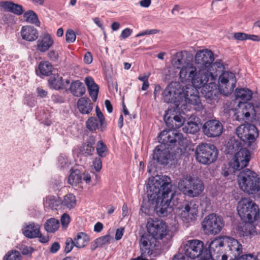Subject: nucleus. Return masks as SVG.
Returning <instances> with one entry per match:
<instances>
[{"mask_svg": "<svg viewBox=\"0 0 260 260\" xmlns=\"http://www.w3.org/2000/svg\"><path fill=\"white\" fill-rule=\"evenodd\" d=\"M218 154V150L213 144L206 143L199 144L195 151L197 161L203 165H209L215 161Z\"/></svg>", "mask_w": 260, "mask_h": 260, "instance_id": "9d476101", "label": "nucleus"}, {"mask_svg": "<svg viewBox=\"0 0 260 260\" xmlns=\"http://www.w3.org/2000/svg\"><path fill=\"white\" fill-rule=\"evenodd\" d=\"M237 209L241 219L245 223H252L259 216L258 206L250 199H242L238 202Z\"/></svg>", "mask_w": 260, "mask_h": 260, "instance_id": "6e6552de", "label": "nucleus"}, {"mask_svg": "<svg viewBox=\"0 0 260 260\" xmlns=\"http://www.w3.org/2000/svg\"><path fill=\"white\" fill-rule=\"evenodd\" d=\"M48 82L49 87L56 90L62 89L65 86L62 77L58 74L50 76Z\"/></svg>", "mask_w": 260, "mask_h": 260, "instance_id": "cd10ccee", "label": "nucleus"}, {"mask_svg": "<svg viewBox=\"0 0 260 260\" xmlns=\"http://www.w3.org/2000/svg\"><path fill=\"white\" fill-rule=\"evenodd\" d=\"M23 14V18L27 23L34 24L38 26H40V22L38 16L34 11L30 10L25 12H24Z\"/></svg>", "mask_w": 260, "mask_h": 260, "instance_id": "473e14b6", "label": "nucleus"}, {"mask_svg": "<svg viewBox=\"0 0 260 260\" xmlns=\"http://www.w3.org/2000/svg\"><path fill=\"white\" fill-rule=\"evenodd\" d=\"M233 38L238 41H245L247 40L248 34L241 32H235Z\"/></svg>", "mask_w": 260, "mask_h": 260, "instance_id": "4d7b16f0", "label": "nucleus"}, {"mask_svg": "<svg viewBox=\"0 0 260 260\" xmlns=\"http://www.w3.org/2000/svg\"><path fill=\"white\" fill-rule=\"evenodd\" d=\"M133 30L132 29L126 28L122 31L120 38L125 39L130 36Z\"/></svg>", "mask_w": 260, "mask_h": 260, "instance_id": "0e129e2a", "label": "nucleus"}, {"mask_svg": "<svg viewBox=\"0 0 260 260\" xmlns=\"http://www.w3.org/2000/svg\"><path fill=\"white\" fill-rule=\"evenodd\" d=\"M92 55L90 52L85 53L84 57V61L87 64H90L92 61Z\"/></svg>", "mask_w": 260, "mask_h": 260, "instance_id": "774afa93", "label": "nucleus"}, {"mask_svg": "<svg viewBox=\"0 0 260 260\" xmlns=\"http://www.w3.org/2000/svg\"><path fill=\"white\" fill-rule=\"evenodd\" d=\"M236 250L238 252V255L232 260H258L257 256H254L252 254H244L239 256L242 251V245H238Z\"/></svg>", "mask_w": 260, "mask_h": 260, "instance_id": "ea45409f", "label": "nucleus"}, {"mask_svg": "<svg viewBox=\"0 0 260 260\" xmlns=\"http://www.w3.org/2000/svg\"><path fill=\"white\" fill-rule=\"evenodd\" d=\"M85 84L87 87L89 94L93 102L97 100L99 91V86L96 84L91 77H87L85 79Z\"/></svg>", "mask_w": 260, "mask_h": 260, "instance_id": "a878e982", "label": "nucleus"}, {"mask_svg": "<svg viewBox=\"0 0 260 260\" xmlns=\"http://www.w3.org/2000/svg\"><path fill=\"white\" fill-rule=\"evenodd\" d=\"M60 221L62 226H67L70 222V216L67 213H63L61 217Z\"/></svg>", "mask_w": 260, "mask_h": 260, "instance_id": "bf43d9fd", "label": "nucleus"}, {"mask_svg": "<svg viewBox=\"0 0 260 260\" xmlns=\"http://www.w3.org/2000/svg\"><path fill=\"white\" fill-rule=\"evenodd\" d=\"M77 106L79 111L82 114H88L93 109V104L87 97L80 98L77 101Z\"/></svg>", "mask_w": 260, "mask_h": 260, "instance_id": "393cba45", "label": "nucleus"}, {"mask_svg": "<svg viewBox=\"0 0 260 260\" xmlns=\"http://www.w3.org/2000/svg\"><path fill=\"white\" fill-rule=\"evenodd\" d=\"M178 187L184 194L194 198L202 193L204 189V184L199 178L186 175L179 180Z\"/></svg>", "mask_w": 260, "mask_h": 260, "instance_id": "1a4fd4ad", "label": "nucleus"}, {"mask_svg": "<svg viewBox=\"0 0 260 260\" xmlns=\"http://www.w3.org/2000/svg\"><path fill=\"white\" fill-rule=\"evenodd\" d=\"M86 127L90 131H95L99 128V121L94 117H90L86 122Z\"/></svg>", "mask_w": 260, "mask_h": 260, "instance_id": "79ce46f5", "label": "nucleus"}, {"mask_svg": "<svg viewBox=\"0 0 260 260\" xmlns=\"http://www.w3.org/2000/svg\"><path fill=\"white\" fill-rule=\"evenodd\" d=\"M180 216L184 222L189 223L196 219L198 206L193 201H185L179 207Z\"/></svg>", "mask_w": 260, "mask_h": 260, "instance_id": "4468645a", "label": "nucleus"}, {"mask_svg": "<svg viewBox=\"0 0 260 260\" xmlns=\"http://www.w3.org/2000/svg\"><path fill=\"white\" fill-rule=\"evenodd\" d=\"M40 225L34 222H30L25 224L22 229V234L28 238H37L40 234Z\"/></svg>", "mask_w": 260, "mask_h": 260, "instance_id": "5701e85b", "label": "nucleus"}, {"mask_svg": "<svg viewBox=\"0 0 260 260\" xmlns=\"http://www.w3.org/2000/svg\"><path fill=\"white\" fill-rule=\"evenodd\" d=\"M113 240L114 239L112 236L107 234L96 239L94 241V244H107L111 243Z\"/></svg>", "mask_w": 260, "mask_h": 260, "instance_id": "3c124183", "label": "nucleus"}, {"mask_svg": "<svg viewBox=\"0 0 260 260\" xmlns=\"http://www.w3.org/2000/svg\"><path fill=\"white\" fill-rule=\"evenodd\" d=\"M46 202L49 207L53 210H56L61 204V201L56 200L54 196L48 197Z\"/></svg>", "mask_w": 260, "mask_h": 260, "instance_id": "8fccbe9b", "label": "nucleus"}, {"mask_svg": "<svg viewBox=\"0 0 260 260\" xmlns=\"http://www.w3.org/2000/svg\"><path fill=\"white\" fill-rule=\"evenodd\" d=\"M21 252L23 255H30L34 251V249L31 247H27L25 245H21Z\"/></svg>", "mask_w": 260, "mask_h": 260, "instance_id": "052dcab7", "label": "nucleus"}, {"mask_svg": "<svg viewBox=\"0 0 260 260\" xmlns=\"http://www.w3.org/2000/svg\"><path fill=\"white\" fill-rule=\"evenodd\" d=\"M37 102L34 97L29 95L26 96L24 100V104L30 107H33L36 105Z\"/></svg>", "mask_w": 260, "mask_h": 260, "instance_id": "6e6d98bb", "label": "nucleus"}, {"mask_svg": "<svg viewBox=\"0 0 260 260\" xmlns=\"http://www.w3.org/2000/svg\"><path fill=\"white\" fill-rule=\"evenodd\" d=\"M171 179L166 175H156L149 180L147 189L149 201L154 202V211L159 217H166L177 206L175 192L171 189Z\"/></svg>", "mask_w": 260, "mask_h": 260, "instance_id": "f257e3e1", "label": "nucleus"}, {"mask_svg": "<svg viewBox=\"0 0 260 260\" xmlns=\"http://www.w3.org/2000/svg\"><path fill=\"white\" fill-rule=\"evenodd\" d=\"M38 69L41 75L49 76L52 72L53 66L49 61H43L40 62Z\"/></svg>", "mask_w": 260, "mask_h": 260, "instance_id": "c9c22d12", "label": "nucleus"}, {"mask_svg": "<svg viewBox=\"0 0 260 260\" xmlns=\"http://www.w3.org/2000/svg\"><path fill=\"white\" fill-rule=\"evenodd\" d=\"M47 56L51 60L53 61H57L58 58V54L56 51L54 50H51L49 51L48 53Z\"/></svg>", "mask_w": 260, "mask_h": 260, "instance_id": "e2e57ef3", "label": "nucleus"}, {"mask_svg": "<svg viewBox=\"0 0 260 260\" xmlns=\"http://www.w3.org/2000/svg\"><path fill=\"white\" fill-rule=\"evenodd\" d=\"M240 244L237 240L229 236H219L211 240L210 242H207L206 244Z\"/></svg>", "mask_w": 260, "mask_h": 260, "instance_id": "f704fd0d", "label": "nucleus"}, {"mask_svg": "<svg viewBox=\"0 0 260 260\" xmlns=\"http://www.w3.org/2000/svg\"><path fill=\"white\" fill-rule=\"evenodd\" d=\"M3 260H21V256L19 251L11 250L5 254Z\"/></svg>", "mask_w": 260, "mask_h": 260, "instance_id": "49530a36", "label": "nucleus"}, {"mask_svg": "<svg viewBox=\"0 0 260 260\" xmlns=\"http://www.w3.org/2000/svg\"><path fill=\"white\" fill-rule=\"evenodd\" d=\"M236 82L235 75L232 72H224L219 76L220 87L224 94L231 93L233 91ZM201 92L209 102L212 103L217 100L221 91L219 90L216 84L211 82L202 87Z\"/></svg>", "mask_w": 260, "mask_h": 260, "instance_id": "20e7f679", "label": "nucleus"}, {"mask_svg": "<svg viewBox=\"0 0 260 260\" xmlns=\"http://www.w3.org/2000/svg\"><path fill=\"white\" fill-rule=\"evenodd\" d=\"M93 145V143L86 142L82 147L81 150L82 153L86 156L91 155L94 151Z\"/></svg>", "mask_w": 260, "mask_h": 260, "instance_id": "a19ab883", "label": "nucleus"}, {"mask_svg": "<svg viewBox=\"0 0 260 260\" xmlns=\"http://www.w3.org/2000/svg\"><path fill=\"white\" fill-rule=\"evenodd\" d=\"M86 245H66L64 248V252L68 253L72 251L74 246H76L78 248H82L85 246Z\"/></svg>", "mask_w": 260, "mask_h": 260, "instance_id": "69168bd1", "label": "nucleus"}, {"mask_svg": "<svg viewBox=\"0 0 260 260\" xmlns=\"http://www.w3.org/2000/svg\"><path fill=\"white\" fill-rule=\"evenodd\" d=\"M238 182L243 191L260 196V177L255 172L244 169L238 175Z\"/></svg>", "mask_w": 260, "mask_h": 260, "instance_id": "423d86ee", "label": "nucleus"}, {"mask_svg": "<svg viewBox=\"0 0 260 260\" xmlns=\"http://www.w3.org/2000/svg\"><path fill=\"white\" fill-rule=\"evenodd\" d=\"M69 90L75 96L80 97L85 94L86 89L84 84L79 80L73 81Z\"/></svg>", "mask_w": 260, "mask_h": 260, "instance_id": "c85d7f7f", "label": "nucleus"}, {"mask_svg": "<svg viewBox=\"0 0 260 260\" xmlns=\"http://www.w3.org/2000/svg\"><path fill=\"white\" fill-rule=\"evenodd\" d=\"M234 165L232 160L227 164H223L221 167V174L226 177L230 174H235L236 171L241 170Z\"/></svg>", "mask_w": 260, "mask_h": 260, "instance_id": "2f4dec72", "label": "nucleus"}, {"mask_svg": "<svg viewBox=\"0 0 260 260\" xmlns=\"http://www.w3.org/2000/svg\"><path fill=\"white\" fill-rule=\"evenodd\" d=\"M183 55L182 52H177L174 55L172 59V63L173 66L176 68H180V66L183 64Z\"/></svg>", "mask_w": 260, "mask_h": 260, "instance_id": "37998d69", "label": "nucleus"}, {"mask_svg": "<svg viewBox=\"0 0 260 260\" xmlns=\"http://www.w3.org/2000/svg\"><path fill=\"white\" fill-rule=\"evenodd\" d=\"M202 225L206 233L215 235L221 231L224 223L221 217L212 213L204 218Z\"/></svg>", "mask_w": 260, "mask_h": 260, "instance_id": "ddd939ff", "label": "nucleus"}, {"mask_svg": "<svg viewBox=\"0 0 260 260\" xmlns=\"http://www.w3.org/2000/svg\"><path fill=\"white\" fill-rule=\"evenodd\" d=\"M22 38L28 42H32L36 40L39 37V32L34 26L26 25L22 27L21 30Z\"/></svg>", "mask_w": 260, "mask_h": 260, "instance_id": "4be33fe9", "label": "nucleus"}, {"mask_svg": "<svg viewBox=\"0 0 260 260\" xmlns=\"http://www.w3.org/2000/svg\"><path fill=\"white\" fill-rule=\"evenodd\" d=\"M214 60L213 53L208 49L198 51L195 55V63L201 69H207Z\"/></svg>", "mask_w": 260, "mask_h": 260, "instance_id": "dca6fc26", "label": "nucleus"}, {"mask_svg": "<svg viewBox=\"0 0 260 260\" xmlns=\"http://www.w3.org/2000/svg\"><path fill=\"white\" fill-rule=\"evenodd\" d=\"M173 119L175 122H177L179 123L178 124H175V125L173 124V120L170 117H167V115H165L164 116V120L165 121L166 124L168 127L169 129H165V131H171L176 133L174 129L179 127L182 125V117L178 115H176L173 117ZM176 133H177L176 132Z\"/></svg>", "mask_w": 260, "mask_h": 260, "instance_id": "c756f323", "label": "nucleus"}, {"mask_svg": "<svg viewBox=\"0 0 260 260\" xmlns=\"http://www.w3.org/2000/svg\"><path fill=\"white\" fill-rule=\"evenodd\" d=\"M150 201H149V198H148V200H143L140 208V211L142 214H144L145 215H149L150 214V211L151 210H154V202L151 203Z\"/></svg>", "mask_w": 260, "mask_h": 260, "instance_id": "58836bf2", "label": "nucleus"}, {"mask_svg": "<svg viewBox=\"0 0 260 260\" xmlns=\"http://www.w3.org/2000/svg\"><path fill=\"white\" fill-rule=\"evenodd\" d=\"M59 227V221L54 218L47 220L44 224V228L48 233H53L58 230Z\"/></svg>", "mask_w": 260, "mask_h": 260, "instance_id": "72a5a7b5", "label": "nucleus"}, {"mask_svg": "<svg viewBox=\"0 0 260 260\" xmlns=\"http://www.w3.org/2000/svg\"><path fill=\"white\" fill-rule=\"evenodd\" d=\"M223 68V64L220 62H212L211 64L208 68L206 70L209 73V76L212 78H214L222 72Z\"/></svg>", "mask_w": 260, "mask_h": 260, "instance_id": "7c9ffc66", "label": "nucleus"}, {"mask_svg": "<svg viewBox=\"0 0 260 260\" xmlns=\"http://www.w3.org/2000/svg\"><path fill=\"white\" fill-rule=\"evenodd\" d=\"M93 166L96 172H99L102 167V160L100 157H96L93 161Z\"/></svg>", "mask_w": 260, "mask_h": 260, "instance_id": "13d9d810", "label": "nucleus"}, {"mask_svg": "<svg viewBox=\"0 0 260 260\" xmlns=\"http://www.w3.org/2000/svg\"><path fill=\"white\" fill-rule=\"evenodd\" d=\"M184 254L188 258L194 259L200 256V260H209L211 257L212 245H183Z\"/></svg>", "mask_w": 260, "mask_h": 260, "instance_id": "f8f14e48", "label": "nucleus"}, {"mask_svg": "<svg viewBox=\"0 0 260 260\" xmlns=\"http://www.w3.org/2000/svg\"><path fill=\"white\" fill-rule=\"evenodd\" d=\"M164 101L167 103H173L176 106L190 104L193 106L197 111L204 109L200 96L195 94L190 93L184 90L177 82H172L166 87L162 93Z\"/></svg>", "mask_w": 260, "mask_h": 260, "instance_id": "f03ea898", "label": "nucleus"}, {"mask_svg": "<svg viewBox=\"0 0 260 260\" xmlns=\"http://www.w3.org/2000/svg\"><path fill=\"white\" fill-rule=\"evenodd\" d=\"M181 135L180 133L162 131L158 136L160 144L154 149L152 154V160L149 162V165L154 168L157 164L167 165L171 159V150L176 145L177 138L179 139Z\"/></svg>", "mask_w": 260, "mask_h": 260, "instance_id": "7ed1b4c3", "label": "nucleus"}, {"mask_svg": "<svg viewBox=\"0 0 260 260\" xmlns=\"http://www.w3.org/2000/svg\"><path fill=\"white\" fill-rule=\"evenodd\" d=\"M236 134L248 147L255 148L256 145L253 143L258 137V131L255 125L248 123L240 125L236 129Z\"/></svg>", "mask_w": 260, "mask_h": 260, "instance_id": "9b49d317", "label": "nucleus"}, {"mask_svg": "<svg viewBox=\"0 0 260 260\" xmlns=\"http://www.w3.org/2000/svg\"><path fill=\"white\" fill-rule=\"evenodd\" d=\"M76 36L73 30L68 29L66 33V41L68 43H72L75 41Z\"/></svg>", "mask_w": 260, "mask_h": 260, "instance_id": "603ef678", "label": "nucleus"}, {"mask_svg": "<svg viewBox=\"0 0 260 260\" xmlns=\"http://www.w3.org/2000/svg\"><path fill=\"white\" fill-rule=\"evenodd\" d=\"M167 227L166 223L157 218H149L146 224L148 233L142 236L140 242L141 244H154L158 240H171L172 237L168 234Z\"/></svg>", "mask_w": 260, "mask_h": 260, "instance_id": "39448f33", "label": "nucleus"}, {"mask_svg": "<svg viewBox=\"0 0 260 260\" xmlns=\"http://www.w3.org/2000/svg\"><path fill=\"white\" fill-rule=\"evenodd\" d=\"M209 77V74L206 70L200 69L198 72L197 71L194 72V78H191V82L196 89H202L204 85L207 84Z\"/></svg>", "mask_w": 260, "mask_h": 260, "instance_id": "a211bd4d", "label": "nucleus"}, {"mask_svg": "<svg viewBox=\"0 0 260 260\" xmlns=\"http://www.w3.org/2000/svg\"><path fill=\"white\" fill-rule=\"evenodd\" d=\"M184 132L189 134H195L199 130V126L194 122L190 121L187 123V124L183 128Z\"/></svg>", "mask_w": 260, "mask_h": 260, "instance_id": "c03bdc74", "label": "nucleus"}, {"mask_svg": "<svg viewBox=\"0 0 260 260\" xmlns=\"http://www.w3.org/2000/svg\"><path fill=\"white\" fill-rule=\"evenodd\" d=\"M243 109L239 113L241 114V116L248 119L250 115H252V120L251 121L255 124L260 125V112L256 111L255 107L252 103H244L242 105Z\"/></svg>", "mask_w": 260, "mask_h": 260, "instance_id": "f3484780", "label": "nucleus"}, {"mask_svg": "<svg viewBox=\"0 0 260 260\" xmlns=\"http://www.w3.org/2000/svg\"><path fill=\"white\" fill-rule=\"evenodd\" d=\"M76 202L75 196L72 193H69L64 197L63 200L61 201V204L67 208L71 209L74 208Z\"/></svg>", "mask_w": 260, "mask_h": 260, "instance_id": "e433bc0d", "label": "nucleus"}, {"mask_svg": "<svg viewBox=\"0 0 260 260\" xmlns=\"http://www.w3.org/2000/svg\"><path fill=\"white\" fill-rule=\"evenodd\" d=\"M82 179V176L79 170H76L72 172L68 178V183L72 185H76L80 183Z\"/></svg>", "mask_w": 260, "mask_h": 260, "instance_id": "4c0bfd02", "label": "nucleus"}, {"mask_svg": "<svg viewBox=\"0 0 260 260\" xmlns=\"http://www.w3.org/2000/svg\"><path fill=\"white\" fill-rule=\"evenodd\" d=\"M203 132L209 138H215L221 135L223 131L221 123L217 120H209L202 126Z\"/></svg>", "mask_w": 260, "mask_h": 260, "instance_id": "2eb2a0df", "label": "nucleus"}, {"mask_svg": "<svg viewBox=\"0 0 260 260\" xmlns=\"http://www.w3.org/2000/svg\"><path fill=\"white\" fill-rule=\"evenodd\" d=\"M96 152L99 156L105 157L107 154V148L102 141H99L96 145Z\"/></svg>", "mask_w": 260, "mask_h": 260, "instance_id": "de8ad7c7", "label": "nucleus"}, {"mask_svg": "<svg viewBox=\"0 0 260 260\" xmlns=\"http://www.w3.org/2000/svg\"><path fill=\"white\" fill-rule=\"evenodd\" d=\"M95 112L96 116L99 119L100 130L101 131H103L105 129L106 127L105 118L103 113L101 112L100 108L98 106H96L95 108Z\"/></svg>", "mask_w": 260, "mask_h": 260, "instance_id": "a18cd8bd", "label": "nucleus"}, {"mask_svg": "<svg viewBox=\"0 0 260 260\" xmlns=\"http://www.w3.org/2000/svg\"><path fill=\"white\" fill-rule=\"evenodd\" d=\"M141 254L144 256L156 257L161 253V245H140Z\"/></svg>", "mask_w": 260, "mask_h": 260, "instance_id": "b1692460", "label": "nucleus"}, {"mask_svg": "<svg viewBox=\"0 0 260 260\" xmlns=\"http://www.w3.org/2000/svg\"><path fill=\"white\" fill-rule=\"evenodd\" d=\"M158 32V30L154 29H147L144 31H143L136 35V37H140L141 36H144L145 35H151V34H155Z\"/></svg>", "mask_w": 260, "mask_h": 260, "instance_id": "680f3d73", "label": "nucleus"}, {"mask_svg": "<svg viewBox=\"0 0 260 260\" xmlns=\"http://www.w3.org/2000/svg\"><path fill=\"white\" fill-rule=\"evenodd\" d=\"M252 91L246 88H237L236 89L235 91L236 100H240L237 106L238 109H241V111L242 110V105L244 103H248L247 102L252 99Z\"/></svg>", "mask_w": 260, "mask_h": 260, "instance_id": "6ab92c4d", "label": "nucleus"}, {"mask_svg": "<svg viewBox=\"0 0 260 260\" xmlns=\"http://www.w3.org/2000/svg\"><path fill=\"white\" fill-rule=\"evenodd\" d=\"M0 7L5 11L11 12L17 16L21 15L24 12L22 5L15 4L12 1H2L0 2Z\"/></svg>", "mask_w": 260, "mask_h": 260, "instance_id": "aec40b11", "label": "nucleus"}, {"mask_svg": "<svg viewBox=\"0 0 260 260\" xmlns=\"http://www.w3.org/2000/svg\"><path fill=\"white\" fill-rule=\"evenodd\" d=\"M196 68L192 64H187L181 68L179 76L182 82L191 81V78H194V72Z\"/></svg>", "mask_w": 260, "mask_h": 260, "instance_id": "bb28decb", "label": "nucleus"}, {"mask_svg": "<svg viewBox=\"0 0 260 260\" xmlns=\"http://www.w3.org/2000/svg\"><path fill=\"white\" fill-rule=\"evenodd\" d=\"M52 100L55 103H63L64 101V98L58 94L52 95Z\"/></svg>", "mask_w": 260, "mask_h": 260, "instance_id": "338daca9", "label": "nucleus"}, {"mask_svg": "<svg viewBox=\"0 0 260 260\" xmlns=\"http://www.w3.org/2000/svg\"><path fill=\"white\" fill-rule=\"evenodd\" d=\"M58 167L63 168L69 166L68 159L64 154H60L58 157Z\"/></svg>", "mask_w": 260, "mask_h": 260, "instance_id": "864d4df0", "label": "nucleus"}, {"mask_svg": "<svg viewBox=\"0 0 260 260\" xmlns=\"http://www.w3.org/2000/svg\"><path fill=\"white\" fill-rule=\"evenodd\" d=\"M2 20L5 24H13L15 22L14 16L9 13L5 14L2 17Z\"/></svg>", "mask_w": 260, "mask_h": 260, "instance_id": "5fc2aeb1", "label": "nucleus"}, {"mask_svg": "<svg viewBox=\"0 0 260 260\" xmlns=\"http://www.w3.org/2000/svg\"><path fill=\"white\" fill-rule=\"evenodd\" d=\"M229 153H235L232 160L234 165L241 170L246 167L251 159L250 151L243 148L240 141L235 139H231L228 143Z\"/></svg>", "mask_w": 260, "mask_h": 260, "instance_id": "0eeeda50", "label": "nucleus"}, {"mask_svg": "<svg viewBox=\"0 0 260 260\" xmlns=\"http://www.w3.org/2000/svg\"><path fill=\"white\" fill-rule=\"evenodd\" d=\"M90 240L89 236L84 232H79L75 237V241H76V244L88 243Z\"/></svg>", "mask_w": 260, "mask_h": 260, "instance_id": "09e8293b", "label": "nucleus"}, {"mask_svg": "<svg viewBox=\"0 0 260 260\" xmlns=\"http://www.w3.org/2000/svg\"><path fill=\"white\" fill-rule=\"evenodd\" d=\"M54 43L51 36L48 34H44L37 41L36 49L41 52L48 51Z\"/></svg>", "mask_w": 260, "mask_h": 260, "instance_id": "412c9836", "label": "nucleus"}]
</instances>
